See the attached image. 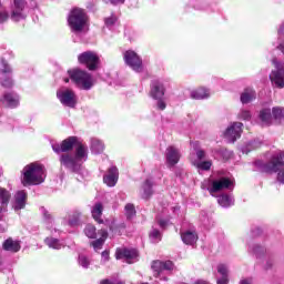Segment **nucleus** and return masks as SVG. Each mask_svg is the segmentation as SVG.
I'll return each mask as SVG.
<instances>
[{"label":"nucleus","mask_w":284,"mask_h":284,"mask_svg":"<svg viewBox=\"0 0 284 284\" xmlns=\"http://www.w3.org/2000/svg\"><path fill=\"white\" fill-rule=\"evenodd\" d=\"M73 148H75L74 155L65 153L73 150ZM52 150L55 154L63 152V154L60 155L61 165L75 174H79V172L83 170V164L88 161V145L79 142L77 136H69L60 144L53 143Z\"/></svg>","instance_id":"obj_1"},{"label":"nucleus","mask_w":284,"mask_h":284,"mask_svg":"<svg viewBox=\"0 0 284 284\" xmlns=\"http://www.w3.org/2000/svg\"><path fill=\"white\" fill-rule=\"evenodd\" d=\"M45 181V169L39 163H30L22 170V185H41Z\"/></svg>","instance_id":"obj_2"},{"label":"nucleus","mask_w":284,"mask_h":284,"mask_svg":"<svg viewBox=\"0 0 284 284\" xmlns=\"http://www.w3.org/2000/svg\"><path fill=\"white\" fill-rule=\"evenodd\" d=\"M85 23H88V13H85V10L80 8L72 9L68 17V24L71 32L81 34L83 28H85Z\"/></svg>","instance_id":"obj_3"},{"label":"nucleus","mask_w":284,"mask_h":284,"mask_svg":"<svg viewBox=\"0 0 284 284\" xmlns=\"http://www.w3.org/2000/svg\"><path fill=\"white\" fill-rule=\"evenodd\" d=\"M69 77L80 90H92L94 88V78L88 71L73 69L69 71Z\"/></svg>","instance_id":"obj_4"},{"label":"nucleus","mask_w":284,"mask_h":284,"mask_svg":"<svg viewBox=\"0 0 284 284\" xmlns=\"http://www.w3.org/2000/svg\"><path fill=\"white\" fill-rule=\"evenodd\" d=\"M281 168H284V151H280L278 153H275L271 161L264 165V170L266 172H278L277 173V181L280 183H283L284 185V169L281 170Z\"/></svg>","instance_id":"obj_5"},{"label":"nucleus","mask_w":284,"mask_h":284,"mask_svg":"<svg viewBox=\"0 0 284 284\" xmlns=\"http://www.w3.org/2000/svg\"><path fill=\"white\" fill-rule=\"evenodd\" d=\"M272 63L275 70H272L268 79L273 88H277V90H283L284 88V61H281L276 58L272 60Z\"/></svg>","instance_id":"obj_6"},{"label":"nucleus","mask_w":284,"mask_h":284,"mask_svg":"<svg viewBox=\"0 0 284 284\" xmlns=\"http://www.w3.org/2000/svg\"><path fill=\"white\" fill-rule=\"evenodd\" d=\"M0 85L1 88H13L14 80L12 79V67L9 65L6 59L0 60Z\"/></svg>","instance_id":"obj_7"},{"label":"nucleus","mask_w":284,"mask_h":284,"mask_svg":"<svg viewBox=\"0 0 284 284\" xmlns=\"http://www.w3.org/2000/svg\"><path fill=\"white\" fill-rule=\"evenodd\" d=\"M78 61L81 65H85L88 70L94 71L99 70L101 60L94 51H85L78 55Z\"/></svg>","instance_id":"obj_8"},{"label":"nucleus","mask_w":284,"mask_h":284,"mask_svg":"<svg viewBox=\"0 0 284 284\" xmlns=\"http://www.w3.org/2000/svg\"><path fill=\"white\" fill-rule=\"evenodd\" d=\"M124 63L134 72H143V60L132 50H128L123 54Z\"/></svg>","instance_id":"obj_9"},{"label":"nucleus","mask_w":284,"mask_h":284,"mask_svg":"<svg viewBox=\"0 0 284 284\" xmlns=\"http://www.w3.org/2000/svg\"><path fill=\"white\" fill-rule=\"evenodd\" d=\"M57 97L62 103V105H65L67 108H74L77 105V93L72 91L71 89H60L57 92Z\"/></svg>","instance_id":"obj_10"},{"label":"nucleus","mask_w":284,"mask_h":284,"mask_svg":"<svg viewBox=\"0 0 284 284\" xmlns=\"http://www.w3.org/2000/svg\"><path fill=\"white\" fill-rule=\"evenodd\" d=\"M243 133V123L233 122L224 132V139L227 143H235L237 139H241Z\"/></svg>","instance_id":"obj_11"},{"label":"nucleus","mask_w":284,"mask_h":284,"mask_svg":"<svg viewBox=\"0 0 284 284\" xmlns=\"http://www.w3.org/2000/svg\"><path fill=\"white\" fill-rule=\"evenodd\" d=\"M211 194L221 192V190H234V181L230 178H220L212 181L211 187L207 189Z\"/></svg>","instance_id":"obj_12"},{"label":"nucleus","mask_w":284,"mask_h":284,"mask_svg":"<svg viewBox=\"0 0 284 284\" xmlns=\"http://www.w3.org/2000/svg\"><path fill=\"white\" fill-rule=\"evenodd\" d=\"M115 258L118 261L124 258L129 264L136 263V261H139V251L135 248H118Z\"/></svg>","instance_id":"obj_13"},{"label":"nucleus","mask_w":284,"mask_h":284,"mask_svg":"<svg viewBox=\"0 0 284 284\" xmlns=\"http://www.w3.org/2000/svg\"><path fill=\"white\" fill-rule=\"evenodd\" d=\"M21 99L19 98V94L16 92H6L0 98V103L4 108H10L11 110H14V108H19Z\"/></svg>","instance_id":"obj_14"},{"label":"nucleus","mask_w":284,"mask_h":284,"mask_svg":"<svg viewBox=\"0 0 284 284\" xmlns=\"http://www.w3.org/2000/svg\"><path fill=\"white\" fill-rule=\"evenodd\" d=\"M153 272H154V276L155 278H159V276H161V274H163V272H172V270H174V263H172V261H153L152 265H151Z\"/></svg>","instance_id":"obj_15"},{"label":"nucleus","mask_w":284,"mask_h":284,"mask_svg":"<svg viewBox=\"0 0 284 284\" xmlns=\"http://www.w3.org/2000/svg\"><path fill=\"white\" fill-rule=\"evenodd\" d=\"M165 159L169 168H174L181 161V151L176 146L170 145L166 148Z\"/></svg>","instance_id":"obj_16"},{"label":"nucleus","mask_w":284,"mask_h":284,"mask_svg":"<svg viewBox=\"0 0 284 284\" xmlns=\"http://www.w3.org/2000/svg\"><path fill=\"white\" fill-rule=\"evenodd\" d=\"M26 6H28L26 0H13V11L11 13V19L13 21H21V19H26V16L23 14Z\"/></svg>","instance_id":"obj_17"},{"label":"nucleus","mask_w":284,"mask_h":284,"mask_svg":"<svg viewBox=\"0 0 284 284\" xmlns=\"http://www.w3.org/2000/svg\"><path fill=\"white\" fill-rule=\"evenodd\" d=\"M119 182V169L116 166L109 168L106 174L103 176V183L109 187H114Z\"/></svg>","instance_id":"obj_18"},{"label":"nucleus","mask_w":284,"mask_h":284,"mask_svg":"<svg viewBox=\"0 0 284 284\" xmlns=\"http://www.w3.org/2000/svg\"><path fill=\"white\" fill-rule=\"evenodd\" d=\"M26 201H28V193L26 191H18L14 194L13 201H12V207L16 212H19V210H23L26 207Z\"/></svg>","instance_id":"obj_19"},{"label":"nucleus","mask_w":284,"mask_h":284,"mask_svg":"<svg viewBox=\"0 0 284 284\" xmlns=\"http://www.w3.org/2000/svg\"><path fill=\"white\" fill-rule=\"evenodd\" d=\"M240 101L243 105L252 103V101H256V90L252 87L245 88L240 95Z\"/></svg>","instance_id":"obj_20"},{"label":"nucleus","mask_w":284,"mask_h":284,"mask_svg":"<svg viewBox=\"0 0 284 284\" xmlns=\"http://www.w3.org/2000/svg\"><path fill=\"white\" fill-rule=\"evenodd\" d=\"M152 99H163L165 97V87L159 81H153L151 85Z\"/></svg>","instance_id":"obj_21"},{"label":"nucleus","mask_w":284,"mask_h":284,"mask_svg":"<svg viewBox=\"0 0 284 284\" xmlns=\"http://www.w3.org/2000/svg\"><path fill=\"white\" fill-rule=\"evenodd\" d=\"M153 185H154V181H152V179H146L144 181L141 189L142 199L148 200L150 199V196L154 194V190H152Z\"/></svg>","instance_id":"obj_22"},{"label":"nucleus","mask_w":284,"mask_h":284,"mask_svg":"<svg viewBox=\"0 0 284 284\" xmlns=\"http://www.w3.org/2000/svg\"><path fill=\"white\" fill-rule=\"evenodd\" d=\"M2 247L6 252L17 253L19 250H21V243H19V241L12 240V237H9L3 242Z\"/></svg>","instance_id":"obj_23"},{"label":"nucleus","mask_w":284,"mask_h":284,"mask_svg":"<svg viewBox=\"0 0 284 284\" xmlns=\"http://www.w3.org/2000/svg\"><path fill=\"white\" fill-rule=\"evenodd\" d=\"M181 239L185 245H194L199 241V235L194 231L181 233Z\"/></svg>","instance_id":"obj_24"},{"label":"nucleus","mask_w":284,"mask_h":284,"mask_svg":"<svg viewBox=\"0 0 284 284\" xmlns=\"http://www.w3.org/2000/svg\"><path fill=\"white\" fill-rule=\"evenodd\" d=\"M100 237L92 242V246L95 250V252H99L103 247V244L105 243V240L108 239V231L106 230H100L98 232Z\"/></svg>","instance_id":"obj_25"},{"label":"nucleus","mask_w":284,"mask_h":284,"mask_svg":"<svg viewBox=\"0 0 284 284\" xmlns=\"http://www.w3.org/2000/svg\"><path fill=\"white\" fill-rule=\"evenodd\" d=\"M258 116L262 125H272V119H274V116L272 115L271 109L261 110Z\"/></svg>","instance_id":"obj_26"},{"label":"nucleus","mask_w":284,"mask_h":284,"mask_svg":"<svg viewBox=\"0 0 284 284\" xmlns=\"http://www.w3.org/2000/svg\"><path fill=\"white\" fill-rule=\"evenodd\" d=\"M191 99L201 101L203 99H210V91L205 88H199L191 92Z\"/></svg>","instance_id":"obj_27"},{"label":"nucleus","mask_w":284,"mask_h":284,"mask_svg":"<svg viewBox=\"0 0 284 284\" xmlns=\"http://www.w3.org/2000/svg\"><path fill=\"white\" fill-rule=\"evenodd\" d=\"M103 150H105V144L97 138L91 139V152L92 154H102Z\"/></svg>","instance_id":"obj_28"},{"label":"nucleus","mask_w":284,"mask_h":284,"mask_svg":"<svg viewBox=\"0 0 284 284\" xmlns=\"http://www.w3.org/2000/svg\"><path fill=\"white\" fill-rule=\"evenodd\" d=\"M272 116L280 125H284V108L274 106L272 109Z\"/></svg>","instance_id":"obj_29"},{"label":"nucleus","mask_w":284,"mask_h":284,"mask_svg":"<svg viewBox=\"0 0 284 284\" xmlns=\"http://www.w3.org/2000/svg\"><path fill=\"white\" fill-rule=\"evenodd\" d=\"M91 214L97 223H103V221L101 220V216H103V204L95 203L93 209L91 210Z\"/></svg>","instance_id":"obj_30"},{"label":"nucleus","mask_w":284,"mask_h":284,"mask_svg":"<svg viewBox=\"0 0 284 284\" xmlns=\"http://www.w3.org/2000/svg\"><path fill=\"white\" fill-rule=\"evenodd\" d=\"M217 272L222 276L221 278L217 280V284H229L230 280L227 278V274H229L227 266L225 264H220L217 266Z\"/></svg>","instance_id":"obj_31"},{"label":"nucleus","mask_w":284,"mask_h":284,"mask_svg":"<svg viewBox=\"0 0 284 284\" xmlns=\"http://www.w3.org/2000/svg\"><path fill=\"white\" fill-rule=\"evenodd\" d=\"M45 245L50 247L51 250H61L63 247V242L60 241L59 239L49 236L44 240Z\"/></svg>","instance_id":"obj_32"},{"label":"nucleus","mask_w":284,"mask_h":284,"mask_svg":"<svg viewBox=\"0 0 284 284\" xmlns=\"http://www.w3.org/2000/svg\"><path fill=\"white\" fill-rule=\"evenodd\" d=\"M12 195L10 194V191L0 186V206L1 207H8V204L10 203V197Z\"/></svg>","instance_id":"obj_33"},{"label":"nucleus","mask_w":284,"mask_h":284,"mask_svg":"<svg viewBox=\"0 0 284 284\" xmlns=\"http://www.w3.org/2000/svg\"><path fill=\"white\" fill-rule=\"evenodd\" d=\"M217 203L221 207H232V205H234V197L227 194H222L219 196Z\"/></svg>","instance_id":"obj_34"},{"label":"nucleus","mask_w":284,"mask_h":284,"mask_svg":"<svg viewBox=\"0 0 284 284\" xmlns=\"http://www.w3.org/2000/svg\"><path fill=\"white\" fill-rule=\"evenodd\" d=\"M124 213L126 219H132L133 216L136 215V209L134 207V204L129 203L124 207Z\"/></svg>","instance_id":"obj_35"},{"label":"nucleus","mask_w":284,"mask_h":284,"mask_svg":"<svg viewBox=\"0 0 284 284\" xmlns=\"http://www.w3.org/2000/svg\"><path fill=\"white\" fill-rule=\"evenodd\" d=\"M258 148H261V142H258V141H253V142H250L246 146H244V148L242 149V152H243L244 154H247L248 152H252V150H256V149H258Z\"/></svg>","instance_id":"obj_36"},{"label":"nucleus","mask_w":284,"mask_h":284,"mask_svg":"<svg viewBox=\"0 0 284 284\" xmlns=\"http://www.w3.org/2000/svg\"><path fill=\"white\" fill-rule=\"evenodd\" d=\"M84 234L88 239H97V227L94 225L89 224L84 229Z\"/></svg>","instance_id":"obj_37"},{"label":"nucleus","mask_w":284,"mask_h":284,"mask_svg":"<svg viewBox=\"0 0 284 284\" xmlns=\"http://www.w3.org/2000/svg\"><path fill=\"white\" fill-rule=\"evenodd\" d=\"M78 263L80 267H83V270H88V267H90V258L85 255H79Z\"/></svg>","instance_id":"obj_38"},{"label":"nucleus","mask_w":284,"mask_h":284,"mask_svg":"<svg viewBox=\"0 0 284 284\" xmlns=\"http://www.w3.org/2000/svg\"><path fill=\"white\" fill-rule=\"evenodd\" d=\"M41 213L43 214L44 221L47 225H52L54 219L52 217V214L45 207H41Z\"/></svg>","instance_id":"obj_39"},{"label":"nucleus","mask_w":284,"mask_h":284,"mask_svg":"<svg viewBox=\"0 0 284 284\" xmlns=\"http://www.w3.org/2000/svg\"><path fill=\"white\" fill-rule=\"evenodd\" d=\"M150 239L152 243H159V241H161V232L156 229H153L150 233Z\"/></svg>","instance_id":"obj_40"},{"label":"nucleus","mask_w":284,"mask_h":284,"mask_svg":"<svg viewBox=\"0 0 284 284\" xmlns=\"http://www.w3.org/2000/svg\"><path fill=\"white\" fill-rule=\"evenodd\" d=\"M237 116L241 121H250V119H252V113L247 110H242Z\"/></svg>","instance_id":"obj_41"},{"label":"nucleus","mask_w":284,"mask_h":284,"mask_svg":"<svg viewBox=\"0 0 284 284\" xmlns=\"http://www.w3.org/2000/svg\"><path fill=\"white\" fill-rule=\"evenodd\" d=\"M251 250L253 254H256L257 256H261V254H265V248L260 244H254L253 246H251Z\"/></svg>","instance_id":"obj_42"},{"label":"nucleus","mask_w":284,"mask_h":284,"mask_svg":"<svg viewBox=\"0 0 284 284\" xmlns=\"http://www.w3.org/2000/svg\"><path fill=\"white\" fill-rule=\"evenodd\" d=\"M197 168H199L200 170H205V171H207V170H210V168H212V161H203V162H200V163H197Z\"/></svg>","instance_id":"obj_43"},{"label":"nucleus","mask_w":284,"mask_h":284,"mask_svg":"<svg viewBox=\"0 0 284 284\" xmlns=\"http://www.w3.org/2000/svg\"><path fill=\"white\" fill-rule=\"evenodd\" d=\"M104 23H105L106 28H112V26H114V23H116V17L111 16L109 18H105Z\"/></svg>","instance_id":"obj_44"},{"label":"nucleus","mask_w":284,"mask_h":284,"mask_svg":"<svg viewBox=\"0 0 284 284\" xmlns=\"http://www.w3.org/2000/svg\"><path fill=\"white\" fill-rule=\"evenodd\" d=\"M156 102V108L159 110H165V108H168V104L165 103V100H163V98L160 99H155Z\"/></svg>","instance_id":"obj_45"},{"label":"nucleus","mask_w":284,"mask_h":284,"mask_svg":"<svg viewBox=\"0 0 284 284\" xmlns=\"http://www.w3.org/2000/svg\"><path fill=\"white\" fill-rule=\"evenodd\" d=\"M74 220H69V225L74 226L79 223V219H81V213L73 214Z\"/></svg>","instance_id":"obj_46"},{"label":"nucleus","mask_w":284,"mask_h":284,"mask_svg":"<svg viewBox=\"0 0 284 284\" xmlns=\"http://www.w3.org/2000/svg\"><path fill=\"white\" fill-rule=\"evenodd\" d=\"M272 267H274V260H267L264 270H272Z\"/></svg>","instance_id":"obj_47"},{"label":"nucleus","mask_w":284,"mask_h":284,"mask_svg":"<svg viewBox=\"0 0 284 284\" xmlns=\"http://www.w3.org/2000/svg\"><path fill=\"white\" fill-rule=\"evenodd\" d=\"M101 256L104 262L110 261V251H103Z\"/></svg>","instance_id":"obj_48"},{"label":"nucleus","mask_w":284,"mask_h":284,"mask_svg":"<svg viewBox=\"0 0 284 284\" xmlns=\"http://www.w3.org/2000/svg\"><path fill=\"white\" fill-rule=\"evenodd\" d=\"M196 156L200 161H202V159H205V151L203 150H197L196 151Z\"/></svg>","instance_id":"obj_49"},{"label":"nucleus","mask_w":284,"mask_h":284,"mask_svg":"<svg viewBox=\"0 0 284 284\" xmlns=\"http://www.w3.org/2000/svg\"><path fill=\"white\" fill-rule=\"evenodd\" d=\"M201 221H202V223H203V225H204L205 227H207V225H210V217H207V216H205V215H202V216H201Z\"/></svg>","instance_id":"obj_50"},{"label":"nucleus","mask_w":284,"mask_h":284,"mask_svg":"<svg viewBox=\"0 0 284 284\" xmlns=\"http://www.w3.org/2000/svg\"><path fill=\"white\" fill-rule=\"evenodd\" d=\"M158 223L160 227H162V230H165V227H168V221L165 220H160Z\"/></svg>","instance_id":"obj_51"},{"label":"nucleus","mask_w":284,"mask_h":284,"mask_svg":"<svg viewBox=\"0 0 284 284\" xmlns=\"http://www.w3.org/2000/svg\"><path fill=\"white\" fill-rule=\"evenodd\" d=\"M222 156H224L225 159H230V156H232V152L227 150H222Z\"/></svg>","instance_id":"obj_52"},{"label":"nucleus","mask_w":284,"mask_h":284,"mask_svg":"<svg viewBox=\"0 0 284 284\" xmlns=\"http://www.w3.org/2000/svg\"><path fill=\"white\" fill-rule=\"evenodd\" d=\"M277 34H278V37H284V22L280 26Z\"/></svg>","instance_id":"obj_53"},{"label":"nucleus","mask_w":284,"mask_h":284,"mask_svg":"<svg viewBox=\"0 0 284 284\" xmlns=\"http://www.w3.org/2000/svg\"><path fill=\"white\" fill-rule=\"evenodd\" d=\"M110 2L113 4V6H116L119 3H125V0H110Z\"/></svg>","instance_id":"obj_54"},{"label":"nucleus","mask_w":284,"mask_h":284,"mask_svg":"<svg viewBox=\"0 0 284 284\" xmlns=\"http://www.w3.org/2000/svg\"><path fill=\"white\" fill-rule=\"evenodd\" d=\"M240 284H252L251 280H242Z\"/></svg>","instance_id":"obj_55"},{"label":"nucleus","mask_w":284,"mask_h":284,"mask_svg":"<svg viewBox=\"0 0 284 284\" xmlns=\"http://www.w3.org/2000/svg\"><path fill=\"white\" fill-rule=\"evenodd\" d=\"M8 210V207H6V206H0V214H1V212H6ZM0 221H1V215H0Z\"/></svg>","instance_id":"obj_56"},{"label":"nucleus","mask_w":284,"mask_h":284,"mask_svg":"<svg viewBox=\"0 0 284 284\" xmlns=\"http://www.w3.org/2000/svg\"><path fill=\"white\" fill-rule=\"evenodd\" d=\"M3 232H6V229L3 225L0 224V234H3Z\"/></svg>","instance_id":"obj_57"},{"label":"nucleus","mask_w":284,"mask_h":284,"mask_svg":"<svg viewBox=\"0 0 284 284\" xmlns=\"http://www.w3.org/2000/svg\"><path fill=\"white\" fill-rule=\"evenodd\" d=\"M65 83H69L70 79H64Z\"/></svg>","instance_id":"obj_58"}]
</instances>
